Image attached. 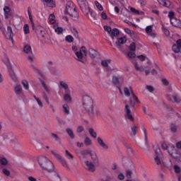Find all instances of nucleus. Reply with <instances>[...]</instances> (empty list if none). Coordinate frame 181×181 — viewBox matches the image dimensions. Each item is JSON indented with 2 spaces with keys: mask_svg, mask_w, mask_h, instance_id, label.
Here are the masks:
<instances>
[{
  "mask_svg": "<svg viewBox=\"0 0 181 181\" xmlns=\"http://www.w3.org/2000/svg\"><path fill=\"white\" fill-rule=\"evenodd\" d=\"M38 163L43 169V170H47L49 173H53L52 177V181H62V178L60 175H59V173L56 171L54 168V165L50 160L47 159V157L41 156L38 158Z\"/></svg>",
  "mask_w": 181,
  "mask_h": 181,
  "instance_id": "obj_1",
  "label": "nucleus"
},
{
  "mask_svg": "<svg viewBox=\"0 0 181 181\" xmlns=\"http://www.w3.org/2000/svg\"><path fill=\"white\" fill-rule=\"evenodd\" d=\"M78 5L84 15L90 13L91 18L95 19L97 14L88 6V2L86 0H76Z\"/></svg>",
  "mask_w": 181,
  "mask_h": 181,
  "instance_id": "obj_2",
  "label": "nucleus"
},
{
  "mask_svg": "<svg viewBox=\"0 0 181 181\" xmlns=\"http://www.w3.org/2000/svg\"><path fill=\"white\" fill-rule=\"evenodd\" d=\"M161 147L163 151H168V153L175 159L180 160L181 153H178L173 145L168 144V142L163 141L161 142Z\"/></svg>",
  "mask_w": 181,
  "mask_h": 181,
  "instance_id": "obj_3",
  "label": "nucleus"
},
{
  "mask_svg": "<svg viewBox=\"0 0 181 181\" xmlns=\"http://www.w3.org/2000/svg\"><path fill=\"white\" fill-rule=\"evenodd\" d=\"M124 93L126 97H129L132 94V98H130L129 101H130V105H132V107H133V108H135L136 103L137 104H141V101L139 100V99H138V97H136V95L134 93L132 88L131 87H129V88H128L127 87L124 88Z\"/></svg>",
  "mask_w": 181,
  "mask_h": 181,
  "instance_id": "obj_4",
  "label": "nucleus"
},
{
  "mask_svg": "<svg viewBox=\"0 0 181 181\" xmlns=\"http://www.w3.org/2000/svg\"><path fill=\"white\" fill-rule=\"evenodd\" d=\"M82 107L87 112L89 110H91L94 107L93 98L88 95H83L82 98Z\"/></svg>",
  "mask_w": 181,
  "mask_h": 181,
  "instance_id": "obj_5",
  "label": "nucleus"
},
{
  "mask_svg": "<svg viewBox=\"0 0 181 181\" xmlns=\"http://www.w3.org/2000/svg\"><path fill=\"white\" fill-rule=\"evenodd\" d=\"M65 12L68 13L69 16H71V18H78V13L76 9V6L74 5V3H73L72 1H68L66 3Z\"/></svg>",
  "mask_w": 181,
  "mask_h": 181,
  "instance_id": "obj_6",
  "label": "nucleus"
},
{
  "mask_svg": "<svg viewBox=\"0 0 181 181\" xmlns=\"http://www.w3.org/2000/svg\"><path fill=\"white\" fill-rule=\"evenodd\" d=\"M75 54L76 56V60L78 62H81V63H84L83 57H87V49L86 47H82L79 51L75 52Z\"/></svg>",
  "mask_w": 181,
  "mask_h": 181,
  "instance_id": "obj_7",
  "label": "nucleus"
},
{
  "mask_svg": "<svg viewBox=\"0 0 181 181\" xmlns=\"http://www.w3.org/2000/svg\"><path fill=\"white\" fill-rule=\"evenodd\" d=\"M23 52L25 54H28V60H29V62H33V60H35L33 53L32 52V47H30V46L25 45L23 48Z\"/></svg>",
  "mask_w": 181,
  "mask_h": 181,
  "instance_id": "obj_8",
  "label": "nucleus"
},
{
  "mask_svg": "<svg viewBox=\"0 0 181 181\" xmlns=\"http://www.w3.org/2000/svg\"><path fill=\"white\" fill-rule=\"evenodd\" d=\"M87 112L88 115H90V117H91L92 118L101 116V111L100 110V109H95L94 107H93V108L89 110Z\"/></svg>",
  "mask_w": 181,
  "mask_h": 181,
  "instance_id": "obj_9",
  "label": "nucleus"
},
{
  "mask_svg": "<svg viewBox=\"0 0 181 181\" xmlns=\"http://www.w3.org/2000/svg\"><path fill=\"white\" fill-rule=\"evenodd\" d=\"M78 158L81 159V160H84V159H87L88 156L91 153V151L90 150H83L78 153H76Z\"/></svg>",
  "mask_w": 181,
  "mask_h": 181,
  "instance_id": "obj_10",
  "label": "nucleus"
},
{
  "mask_svg": "<svg viewBox=\"0 0 181 181\" xmlns=\"http://www.w3.org/2000/svg\"><path fill=\"white\" fill-rule=\"evenodd\" d=\"M124 112L126 113L125 117L127 118V119H129V121L134 122V116H132V115L131 114V107H129V105H125Z\"/></svg>",
  "mask_w": 181,
  "mask_h": 181,
  "instance_id": "obj_11",
  "label": "nucleus"
},
{
  "mask_svg": "<svg viewBox=\"0 0 181 181\" xmlns=\"http://www.w3.org/2000/svg\"><path fill=\"white\" fill-rule=\"evenodd\" d=\"M7 69L8 70V73L11 78H12L13 81L16 83L18 81V78H16V75L15 74V72L13 71V70H12V67H11L10 64H7Z\"/></svg>",
  "mask_w": 181,
  "mask_h": 181,
  "instance_id": "obj_12",
  "label": "nucleus"
},
{
  "mask_svg": "<svg viewBox=\"0 0 181 181\" xmlns=\"http://www.w3.org/2000/svg\"><path fill=\"white\" fill-rule=\"evenodd\" d=\"M174 53H179L181 51V40H177V44H174L172 47Z\"/></svg>",
  "mask_w": 181,
  "mask_h": 181,
  "instance_id": "obj_13",
  "label": "nucleus"
},
{
  "mask_svg": "<svg viewBox=\"0 0 181 181\" xmlns=\"http://www.w3.org/2000/svg\"><path fill=\"white\" fill-rule=\"evenodd\" d=\"M84 163L86 169L89 170V172H95V166L94 165V164H93V163L90 161H85Z\"/></svg>",
  "mask_w": 181,
  "mask_h": 181,
  "instance_id": "obj_14",
  "label": "nucleus"
},
{
  "mask_svg": "<svg viewBox=\"0 0 181 181\" xmlns=\"http://www.w3.org/2000/svg\"><path fill=\"white\" fill-rule=\"evenodd\" d=\"M119 80H121V78H119L118 76H113L112 78V84L116 86V87H117V88H119V90L121 93V83H119Z\"/></svg>",
  "mask_w": 181,
  "mask_h": 181,
  "instance_id": "obj_15",
  "label": "nucleus"
},
{
  "mask_svg": "<svg viewBox=\"0 0 181 181\" xmlns=\"http://www.w3.org/2000/svg\"><path fill=\"white\" fill-rule=\"evenodd\" d=\"M170 23L173 25V26H175V28H180L181 29V21L177 18H173L170 21Z\"/></svg>",
  "mask_w": 181,
  "mask_h": 181,
  "instance_id": "obj_16",
  "label": "nucleus"
},
{
  "mask_svg": "<svg viewBox=\"0 0 181 181\" xmlns=\"http://www.w3.org/2000/svg\"><path fill=\"white\" fill-rule=\"evenodd\" d=\"M64 100L66 103H71L73 98L71 97V95H70V90L64 92Z\"/></svg>",
  "mask_w": 181,
  "mask_h": 181,
  "instance_id": "obj_17",
  "label": "nucleus"
},
{
  "mask_svg": "<svg viewBox=\"0 0 181 181\" xmlns=\"http://www.w3.org/2000/svg\"><path fill=\"white\" fill-rule=\"evenodd\" d=\"M110 37L114 40L115 37L119 36V30L117 28H113L110 34Z\"/></svg>",
  "mask_w": 181,
  "mask_h": 181,
  "instance_id": "obj_18",
  "label": "nucleus"
},
{
  "mask_svg": "<svg viewBox=\"0 0 181 181\" xmlns=\"http://www.w3.org/2000/svg\"><path fill=\"white\" fill-rule=\"evenodd\" d=\"M87 54H89L90 57H91V59H95L96 56H98V52L96 50H95L94 49L90 48L87 51Z\"/></svg>",
  "mask_w": 181,
  "mask_h": 181,
  "instance_id": "obj_19",
  "label": "nucleus"
},
{
  "mask_svg": "<svg viewBox=\"0 0 181 181\" xmlns=\"http://www.w3.org/2000/svg\"><path fill=\"white\" fill-rule=\"evenodd\" d=\"M156 158H155V162L157 165H160V148H157L156 151Z\"/></svg>",
  "mask_w": 181,
  "mask_h": 181,
  "instance_id": "obj_20",
  "label": "nucleus"
},
{
  "mask_svg": "<svg viewBox=\"0 0 181 181\" xmlns=\"http://www.w3.org/2000/svg\"><path fill=\"white\" fill-rule=\"evenodd\" d=\"M98 144L103 148V149H108V145H107L105 143H104V141L101 137H98L97 139Z\"/></svg>",
  "mask_w": 181,
  "mask_h": 181,
  "instance_id": "obj_21",
  "label": "nucleus"
},
{
  "mask_svg": "<svg viewBox=\"0 0 181 181\" xmlns=\"http://www.w3.org/2000/svg\"><path fill=\"white\" fill-rule=\"evenodd\" d=\"M125 43H127V37L117 38V41L115 42L117 46H121V45H125Z\"/></svg>",
  "mask_w": 181,
  "mask_h": 181,
  "instance_id": "obj_22",
  "label": "nucleus"
},
{
  "mask_svg": "<svg viewBox=\"0 0 181 181\" xmlns=\"http://www.w3.org/2000/svg\"><path fill=\"white\" fill-rule=\"evenodd\" d=\"M45 5H47L49 8H54L56 6V2L53 0H43Z\"/></svg>",
  "mask_w": 181,
  "mask_h": 181,
  "instance_id": "obj_23",
  "label": "nucleus"
},
{
  "mask_svg": "<svg viewBox=\"0 0 181 181\" xmlns=\"http://www.w3.org/2000/svg\"><path fill=\"white\" fill-rule=\"evenodd\" d=\"M59 86L62 88H63V90H64V93H66V91H70V89L69 88V85L64 81H59Z\"/></svg>",
  "mask_w": 181,
  "mask_h": 181,
  "instance_id": "obj_24",
  "label": "nucleus"
},
{
  "mask_svg": "<svg viewBox=\"0 0 181 181\" xmlns=\"http://www.w3.org/2000/svg\"><path fill=\"white\" fill-rule=\"evenodd\" d=\"M4 11L5 19H8L9 16H11V15L9 14L11 13V8L8 6H5L4 7Z\"/></svg>",
  "mask_w": 181,
  "mask_h": 181,
  "instance_id": "obj_25",
  "label": "nucleus"
},
{
  "mask_svg": "<svg viewBox=\"0 0 181 181\" xmlns=\"http://www.w3.org/2000/svg\"><path fill=\"white\" fill-rule=\"evenodd\" d=\"M170 101L171 103H180L181 99L177 96V95H173L171 96H169Z\"/></svg>",
  "mask_w": 181,
  "mask_h": 181,
  "instance_id": "obj_26",
  "label": "nucleus"
},
{
  "mask_svg": "<svg viewBox=\"0 0 181 181\" xmlns=\"http://www.w3.org/2000/svg\"><path fill=\"white\" fill-rule=\"evenodd\" d=\"M62 108L65 115H69V114H70V107H69V105H63Z\"/></svg>",
  "mask_w": 181,
  "mask_h": 181,
  "instance_id": "obj_27",
  "label": "nucleus"
},
{
  "mask_svg": "<svg viewBox=\"0 0 181 181\" xmlns=\"http://www.w3.org/2000/svg\"><path fill=\"white\" fill-rule=\"evenodd\" d=\"M49 22L51 23V25H54L56 23V16L54 14L52 13L49 16Z\"/></svg>",
  "mask_w": 181,
  "mask_h": 181,
  "instance_id": "obj_28",
  "label": "nucleus"
},
{
  "mask_svg": "<svg viewBox=\"0 0 181 181\" xmlns=\"http://www.w3.org/2000/svg\"><path fill=\"white\" fill-rule=\"evenodd\" d=\"M14 91L17 95H19L22 93V86L21 85H16L14 88Z\"/></svg>",
  "mask_w": 181,
  "mask_h": 181,
  "instance_id": "obj_29",
  "label": "nucleus"
},
{
  "mask_svg": "<svg viewBox=\"0 0 181 181\" xmlns=\"http://www.w3.org/2000/svg\"><path fill=\"white\" fill-rule=\"evenodd\" d=\"M134 66L135 67V69L137 71H144L145 70V67L144 66H139V65L138 64V62H134Z\"/></svg>",
  "mask_w": 181,
  "mask_h": 181,
  "instance_id": "obj_30",
  "label": "nucleus"
},
{
  "mask_svg": "<svg viewBox=\"0 0 181 181\" xmlns=\"http://www.w3.org/2000/svg\"><path fill=\"white\" fill-rule=\"evenodd\" d=\"M131 12H133V13H135L136 15H144L145 13L144 11H139V10H136L134 7L130 8Z\"/></svg>",
  "mask_w": 181,
  "mask_h": 181,
  "instance_id": "obj_31",
  "label": "nucleus"
},
{
  "mask_svg": "<svg viewBox=\"0 0 181 181\" xmlns=\"http://www.w3.org/2000/svg\"><path fill=\"white\" fill-rule=\"evenodd\" d=\"M66 132L68 134L71 139H74V133H73V130H71V129H66Z\"/></svg>",
  "mask_w": 181,
  "mask_h": 181,
  "instance_id": "obj_32",
  "label": "nucleus"
},
{
  "mask_svg": "<svg viewBox=\"0 0 181 181\" xmlns=\"http://www.w3.org/2000/svg\"><path fill=\"white\" fill-rule=\"evenodd\" d=\"M24 35H29L30 33V30L29 29V25L25 24L23 25Z\"/></svg>",
  "mask_w": 181,
  "mask_h": 181,
  "instance_id": "obj_33",
  "label": "nucleus"
},
{
  "mask_svg": "<svg viewBox=\"0 0 181 181\" xmlns=\"http://www.w3.org/2000/svg\"><path fill=\"white\" fill-rule=\"evenodd\" d=\"M89 156L92 158L94 163H98V158H97V155L93 153L90 151V153H89Z\"/></svg>",
  "mask_w": 181,
  "mask_h": 181,
  "instance_id": "obj_34",
  "label": "nucleus"
},
{
  "mask_svg": "<svg viewBox=\"0 0 181 181\" xmlns=\"http://www.w3.org/2000/svg\"><path fill=\"white\" fill-rule=\"evenodd\" d=\"M63 28L62 27H57L54 28V32L57 35H63Z\"/></svg>",
  "mask_w": 181,
  "mask_h": 181,
  "instance_id": "obj_35",
  "label": "nucleus"
},
{
  "mask_svg": "<svg viewBox=\"0 0 181 181\" xmlns=\"http://www.w3.org/2000/svg\"><path fill=\"white\" fill-rule=\"evenodd\" d=\"M66 153V158H67L69 160H73L74 159V156L73 154H71L70 152L68 150L65 151Z\"/></svg>",
  "mask_w": 181,
  "mask_h": 181,
  "instance_id": "obj_36",
  "label": "nucleus"
},
{
  "mask_svg": "<svg viewBox=\"0 0 181 181\" xmlns=\"http://www.w3.org/2000/svg\"><path fill=\"white\" fill-rule=\"evenodd\" d=\"M88 132H89L90 136H92L93 138H97V132H95L94 131V129L90 128L88 129Z\"/></svg>",
  "mask_w": 181,
  "mask_h": 181,
  "instance_id": "obj_37",
  "label": "nucleus"
},
{
  "mask_svg": "<svg viewBox=\"0 0 181 181\" xmlns=\"http://www.w3.org/2000/svg\"><path fill=\"white\" fill-rule=\"evenodd\" d=\"M58 160H61L62 166L65 168V169L69 170V165H67V162H66V160H64L63 157H62V159H58Z\"/></svg>",
  "mask_w": 181,
  "mask_h": 181,
  "instance_id": "obj_38",
  "label": "nucleus"
},
{
  "mask_svg": "<svg viewBox=\"0 0 181 181\" xmlns=\"http://www.w3.org/2000/svg\"><path fill=\"white\" fill-rule=\"evenodd\" d=\"M41 84L43 87V88L48 93V94H50V88L47 87V85H46V83H45L43 81H41Z\"/></svg>",
  "mask_w": 181,
  "mask_h": 181,
  "instance_id": "obj_39",
  "label": "nucleus"
},
{
  "mask_svg": "<svg viewBox=\"0 0 181 181\" xmlns=\"http://www.w3.org/2000/svg\"><path fill=\"white\" fill-rule=\"evenodd\" d=\"M21 84L23 85L25 90H29V83L26 80H23L21 81Z\"/></svg>",
  "mask_w": 181,
  "mask_h": 181,
  "instance_id": "obj_40",
  "label": "nucleus"
},
{
  "mask_svg": "<svg viewBox=\"0 0 181 181\" xmlns=\"http://www.w3.org/2000/svg\"><path fill=\"white\" fill-rule=\"evenodd\" d=\"M161 29H162L163 33L165 35V36H170V32L164 25L162 26Z\"/></svg>",
  "mask_w": 181,
  "mask_h": 181,
  "instance_id": "obj_41",
  "label": "nucleus"
},
{
  "mask_svg": "<svg viewBox=\"0 0 181 181\" xmlns=\"http://www.w3.org/2000/svg\"><path fill=\"white\" fill-rule=\"evenodd\" d=\"M66 42H67L68 43H73L74 40V38L73 37V36L69 35H66Z\"/></svg>",
  "mask_w": 181,
  "mask_h": 181,
  "instance_id": "obj_42",
  "label": "nucleus"
},
{
  "mask_svg": "<svg viewBox=\"0 0 181 181\" xmlns=\"http://www.w3.org/2000/svg\"><path fill=\"white\" fill-rule=\"evenodd\" d=\"M108 63H111V59L103 60L101 64L103 67H108Z\"/></svg>",
  "mask_w": 181,
  "mask_h": 181,
  "instance_id": "obj_43",
  "label": "nucleus"
},
{
  "mask_svg": "<svg viewBox=\"0 0 181 181\" xmlns=\"http://www.w3.org/2000/svg\"><path fill=\"white\" fill-rule=\"evenodd\" d=\"M51 153H52V155H54L56 159H62V156L57 153V151H56V150L51 151Z\"/></svg>",
  "mask_w": 181,
  "mask_h": 181,
  "instance_id": "obj_44",
  "label": "nucleus"
},
{
  "mask_svg": "<svg viewBox=\"0 0 181 181\" xmlns=\"http://www.w3.org/2000/svg\"><path fill=\"white\" fill-rule=\"evenodd\" d=\"M33 97H34L35 100L37 101L39 107H43V102H42V100L39 98L36 97V95H33Z\"/></svg>",
  "mask_w": 181,
  "mask_h": 181,
  "instance_id": "obj_45",
  "label": "nucleus"
},
{
  "mask_svg": "<svg viewBox=\"0 0 181 181\" xmlns=\"http://www.w3.org/2000/svg\"><path fill=\"white\" fill-rule=\"evenodd\" d=\"M51 136H52V138H53V139H54V141L56 142H60V137H59V136H57V134H56L54 133H52Z\"/></svg>",
  "mask_w": 181,
  "mask_h": 181,
  "instance_id": "obj_46",
  "label": "nucleus"
},
{
  "mask_svg": "<svg viewBox=\"0 0 181 181\" xmlns=\"http://www.w3.org/2000/svg\"><path fill=\"white\" fill-rule=\"evenodd\" d=\"M42 98H44L47 104H50V100H49V97H47V94H46V92L42 93Z\"/></svg>",
  "mask_w": 181,
  "mask_h": 181,
  "instance_id": "obj_47",
  "label": "nucleus"
},
{
  "mask_svg": "<svg viewBox=\"0 0 181 181\" xmlns=\"http://www.w3.org/2000/svg\"><path fill=\"white\" fill-rule=\"evenodd\" d=\"M170 131H171V132L175 134V132H176L177 131V126H176V124H172L170 125Z\"/></svg>",
  "mask_w": 181,
  "mask_h": 181,
  "instance_id": "obj_48",
  "label": "nucleus"
},
{
  "mask_svg": "<svg viewBox=\"0 0 181 181\" xmlns=\"http://www.w3.org/2000/svg\"><path fill=\"white\" fill-rule=\"evenodd\" d=\"M95 5L96 8H98V9L100 11H103L104 9V8L101 5V4H100V2H98V1H95Z\"/></svg>",
  "mask_w": 181,
  "mask_h": 181,
  "instance_id": "obj_49",
  "label": "nucleus"
},
{
  "mask_svg": "<svg viewBox=\"0 0 181 181\" xmlns=\"http://www.w3.org/2000/svg\"><path fill=\"white\" fill-rule=\"evenodd\" d=\"M168 18H169V19H170V22H171L172 21V19H175V12H173V11H170L169 13H168Z\"/></svg>",
  "mask_w": 181,
  "mask_h": 181,
  "instance_id": "obj_50",
  "label": "nucleus"
},
{
  "mask_svg": "<svg viewBox=\"0 0 181 181\" xmlns=\"http://www.w3.org/2000/svg\"><path fill=\"white\" fill-rule=\"evenodd\" d=\"M131 129H132V132L133 135H136V132L138 131V127L135 124H134L131 127Z\"/></svg>",
  "mask_w": 181,
  "mask_h": 181,
  "instance_id": "obj_51",
  "label": "nucleus"
},
{
  "mask_svg": "<svg viewBox=\"0 0 181 181\" xmlns=\"http://www.w3.org/2000/svg\"><path fill=\"white\" fill-rule=\"evenodd\" d=\"M0 163L3 166H6V165H8V160L5 158H1Z\"/></svg>",
  "mask_w": 181,
  "mask_h": 181,
  "instance_id": "obj_52",
  "label": "nucleus"
},
{
  "mask_svg": "<svg viewBox=\"0 0 181 181\" xmlns=\"http://www.w3.org/2000/svg\"><path fill=\"white\" fill-rule=\"evenodd\" d=\"M129 50H131V52H135V50H136V45H135V42L130 44Z\"/></svg>",
  "mask_w": 181,
  "mask_h": 181,
  "instance_id": "obj_53",
  "label": "nucleus"
},
{
  "mask_svg": "<svg viewBox=\"0 0 181 181\" xmlns=\"http://www.w3.org/2000/svg\"><path fill=\"white\" fill-rule=\"evenodd\" d=\"M84 144H86L87 146H89V145H91V144H93V141H91V139H90V138L86 137Z\"/></svg>",
  "mask_w": 181,
  "mask_h": 181,
  "instance_id": "obj_54",
  "label": "nucleus"
},
{
  "mask_svg": "<svg viewBox=\"0 0 181 181\" xmlns=\"http://www.w3.org/2000/svg\"><path fill=\"white\" fill-rule=\"evenodd\" d=\"M146 33L147 35H150V33H152V25H148L146 28Z\"/></svg>",
  "mask_w": 181,
  "mask_h": 181,
  "instance_id": "obj_55",
  "label": "nucleus"
},
{
  "mask_svg": "<svg viewBox=\"0 0 181 181\" xmlns=\"http://www.w3.org/2000/svg\"><path fill=\"white\" fill-rule=\"evenodd\" d=\"M74 36L77 39L78 37V31L76 28H73L71 30Z\"/></svg>",
  "mask_w": 181,
  "mask_h": 181,
  "instance_id": "obj_56",
  "label": "nucleus"
},
{
  "mask_svg": "<svg viewBox=\"0 0 181 181\" xmlns=\"http://www.w3.org/2000/svg\"><path fill=\"white\" fill-rule=\"evenodd\" d=\"M136 54L132 52H129L127 53V57L129 59H134Z\"/></svg>",
  "mask_w": 181,
  "mask_h": 181,
  "instance_id": "obj_57",
  "label": "nucleus"
},
{
  "mask_svg": "<svg viewBox=\"0 0 181 181\" xmlns=\"http://www.w3.org/2000/svg\"><path fill=\"white\" fill-rule=\"evenodd\" d=\"M104 30L106 32H107L109 33V35H110L111 32L112 31V29L110 26H107V25L104 26Z\"/></svg>",
  "mask_w": 181,
  "mask_h": 181,
  "instance_id": "obj_58",
  "label": "nucleus"
},
{
  "mask_svg": "<svg viewBox=\"0 0 181 181\" xmlns=\"http://www.w3.org/2000/svg\"><path fill=\"white\" fill-rule=\"evenodd\" d=\"M2 172L6 176H9L11 175V172L6 168H4Z\"/></svg>",
  "mask_w": 181,
  "mask_h": 181,
  "instance_id": "obj_59",
  "label": "nucleus"
},
{
  "mask_svg": "<svg viewBox=\"0 0 181 181\" xmlns=\"http://www.w3.org/2000/svg\"><path fill=\"white\" fill-rule=\"evenodd\" d=\"M174 171L175 173H180V167L178 165H174Z\"/></svg>",
  "mask_w": 181,
  "mask_h": 181,
  "instance_id": "obj_60",
  "label": "nucleus"
},
{
  "mask_svg": "<svg viewBox=\"0 0 181 181\" xmlns=\"http://www.w3.org/2000/svg\"><path fill=\"white\" fill-rule=\"evenodd\" d=\"M137 59H139L141 62H145L146 57H145V55H138Z\"/></svg>",
  "mask_w": 181,
  "mask_h": 181,
  "instance_id": "obj_61",
  "label": "nucleus"
},
{
  "mask_svg": "<svg viewBox=\"0 0 181 181\" xmlns=\"http://www.w3.org/2000/svg\"><path fill=\"white\" fill-rule=\"evenodd\" d=\"M132 175V171H131L129 170H127L126 176H127V179H131Z\"/></svg>",
  "mask_w": 181,
  "mask_h": 181,
  "instance_id": "obj_62",
  "label": "nucleus"
},
{
  "mask_svg": "<svg viewBox=\"0 0 181 181\" xmlns=\"http://www.w3.org/2000/svg\"><path fill=\"white\" fill-rule=\"evenodd\" d=\"M28 13L30 23L33 24V18L32 17V13H30V10H28Z\"/></svg>",
  "mask_w": 181,
  "mask_h": 181,
  "instance_id": "obj_63",
  "label": "nucleus"
},
{
  "mask_svg": "<svg viewBox=\"0 0 181 181\" xmlns=\"http://www.w3.org/2000/svg\"><path fill=\"white\" fill-rule=\"evenodd\" d=\"M28 179L29 181H37L36 178H35V177L33 176H28Z\"/></svg>",
  "mask_w": 181,
  "mask_h": 181,
  "instance_id": "obj_64",
  "label": "nucleus"
}]
</instances>
